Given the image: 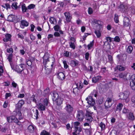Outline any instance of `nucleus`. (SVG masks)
Instances as JSON below:
<instances>
[{
    "instance_id": "obj_16",
    "label": "nucleus",
    "mask_w": 135,
    "mask_h": 135,
    "mask_svg": "<svg viewBox=\"0 0 135 135\" xmlns=\"http://www.w3.org/2000/svg\"><path fill=\"white\" fill-rule=\"evenodd\" d=\"M80 124V123L79 122H75L74 123L75 128V130L76 132H80V129L79 127Z\"/></svg>"
},
{
    "instance_id": "obj_50",
    "label": "nucleus",
    "mask_w": 135,
    "mask_h": 135,
    "mask_svg": "<svg viewBox=\"0 0 135 135\" xmlns=\"http://www.w3.org/2000/svg\"><path fill=\"white\" fill-rule=\"evenodd\" d=\"M35 5L33 4H31L27 7V8L28 9H31L34 8L35 7Z\"/></svg>"
},
{
    "instance_id": "obj_12",
    "label": "nucleus",
    "mask_w": 135,
    "mask_h": 135,
    "mask_svg": "<svg viewBox=\"0 0 135 135\" xmlns=\"http://www.w3.org/2000/svg\"><path fill=\"white\" fill-rule=\"evenodd\" d=\"M91 113L88 112L86 114L85 119L86 121L88 122H91L92 121L93 118L92 117Z\"/></svg>"
},
{
    "instance_id": "obj_21",
    "label": "nucleus",
    "mask_w": 135,
    "mask_h": 135,
    "mask_svg": "<svg viewBox=\"0 0 135 135\" xmlns=\"http://www.w3.org/2000/svg\"><path fill=\"white\" fill-rule=\"evenodd\" d=\"M11 35L9 34H7L5 35V38L3 39V41L5 42L8 41H11Z\"/></svg>"
},
{
    "instance_id": "obj_8",
    "label": "nucleus",
    "mask_w": 135,
    "mask_h": 135,
    "mask_svg": "<svg viewBox=\"0 0 135 135\" xmlns=\"http://www.w3.org/2000/svg\"><path fill=\"white\" fill-rule=\"evenodd\" d=\"M131 26V22L128 17L126 16L124 17L123 20V27H124Z\"/></svg>"
},
{
    "instance_id": "obj_15",
    "label": "nucleus",
    "mask_w": 135,
    "mask_h": 135,
    "mask_svg": "<svg viewBox=\"0 0 135 135\" xmlns=\"http://www.w3.org/2000/svg\"><path fill=\"white\" fill-rule=\"evenodd\" d=\"M54 30L56 31H59L60 34L62 35L63 34V32L61 30H60L61 28L60 26L57 25L54 27Z\"/></svg>"
},
{
    "instance_id": "obj_10",
    "label": "nucleus",
    "mask_w": 135,
    "mask_h": 135,
    "mask_svg": "<svg viewBox=\"0 0 135 135\" xmlns=\"http://www.w3.org/2000/svg\"><path fill=\"white\" fill-rule=\"evenodd\" d=\"M64 14L65 17L66 22H70L72 18L70 13L69 12H66L64 13Z\"/></svg>"
},
{
    "instance_id": "obj_14",
    "label": "nucleus",
    "mask_w": 135,
    "mask_h": 135,
    "mask_svg": "<svg viewBox=\"0 0 135 135\" xmlns=\"http://www.w3.org/2000/svg\"><path fill=\"white\" fill-rule=\"evenodd\" d=\"M127 75V73H121L119 74L118 76L120 78L123 79L124 80L126 81L127 80L126 78Z\"/></svg>"
},
{
    "instance_id": "obj_20",
    "label": "nucleus",
    "mask_w": 135,
    "mask_h": 135,
    "mask_svg": "<svg viewBox=\"0 0 135 135\" xmlns=\"http://www.w3.org/2000/svg\"><path fill=\"white\" fill-rule=\"evenodd\" d=\"M129 120L133 121L135 119V117L133 113L131 112H128V114L127 116Z\"/></svg>"
},
{
    "instance_id": "obj_47",
    "label": "nucleus",
    "mask_w": 135,
    "mask_h": 135,
    "mask_svg": "<svg viewBox=\"0 0 135 135\" xmlns=\"http://www.w3.org/2000/svg\"><path fill=\"white\" fill-rule=\"evenodd\" d=\"M79 91V89L78 87L74 88L73 89V93L75 94H78L79 93L78 91Z\"/></svg>"
},
{
    "instance_id": "obj_43",
    "label": "nucleus",
    "mask_w": 135,
    "mask_h": 135,
    "mask_svg": "<svg viewBox=\"0 0 135 135\" xmlns=\"http://www.w3.org/2000/svg\"><path fill=\"white\" fill-rule=\"evenodd\" d=\"M17 4V3L16 2L13 3L11 6L12 8L14 9H17L18 7Z\"/></svg>"
},
{
    "instance_id": "obj_33",
    "label": "nucleus",
    "mask_w": 135,
    "mask_h": 135,
    "mask_svg": "<svg viewBox=\"0 0 135 135\" xmlns=\"http://www.w3.org/2000/svg\"><path fill=\"white\" fill-rule=\"evenodd\" d=\"M28 129L30 132L32 133L34 132V128L32 125H30L28 127Z\"/></svg>"
},
{
    "instance_id": "obj_31",
    "label": "nucleus",
    "mask_w": 135,
    "mask_h": 135,
    "mask_svg": "<svg viewBox=\"0 0 135 135\" xmlns=\"http://www.w3.org/2000/svg\"><path fill=\"white\" fill-rule=\"evenodd\" d=\"M93 21L95 23L98 24L99 25L102 26L103 25V22L94 19Z\"/></svg>"
},
{
    "instance_id": "obj_46",
    "label": "nucleus",
    "mask_w": 135,
    "mask_h": 135,
    "mask_svg": "<svg viewBox=\"0 0 135 135\" xmlns=\"http://www.w3.org/2000/svg\"><path fill=\"white\" fill-rule=\"evenodd\" d=\"M49 104V101L46 98H45L43 100V104L46 107Z\"/></svg>"
},
{
    "instance_id": "obj_23",
    "label": "nucleus",
    "mask_w": 135,
    "mask_h": 135,
    "mask_svg": "<svg viewBox=\"0 0 135 135\" xmlns=\"http://www.w3.org/2000/svg\"><path fill=\"white\" fill-rule=\"evenodd\" d=\"M39 110L41 111L45 110L46 106L41 103H39L38 105Z\"/></svg>"
},
{
    "instance_id": "obj_5",
    "label": "nucleus",
    "mask_w": 135,
    "mask_h": 135,
    "mask_svg": "<svg viewBox=\"0 0 135 135\" xmlns=\"http://www.w3.org/2000/svg\"><path fill=\"white\" fill-rule=\"evenodd\" d=\"M76 118L78 120L81 121L84 118V114L82 110H78L77 111V113Z\"/></svg>"
},
{
    "instance_id": "obj_17",
    "label": "nucleus",
    "mask_w": 135,
    "mask_h": 135,
    "mask_svg": "<svg viewBox=\"0 0 135 135\" xmlns=\"http://www.w3.org/2000/svg\"><path fill=\"white\" fill-rule=\"evenodd\" d=\"M58 78L60 80H63L65 78L64 74L62 72L58 71L57 74Z\"/></svg>"
},
{
    "instance_id": "obj_51",
    "label": "nucleus",
    "mask_w": 135,
    "mask_h": 135,
    "mask_svg": "<svg viewBox=\"0 0 135 135\" xmlns=\"http://www.w3.org/2000/svg\"><path fill=\"white\" fill-rule=\"evenodd\" d=\"M117 132L115 130H112L111 132L110 135H117Z\"/></svg>"
},
{
    "instance_id": "obj_34",
    "label": "nucleus",
    "mask_w": 135,
    "mask_h": 135,
    "mask_svg": "<svg viewBox=\"0 0 135 135\" xmlns=\"http://www.w3.org/2000/svg\"><path fill=\"white\" fill-rule=\"evenodd\" d=\"M99 126L101 128V131L104 130L105 128V125L102 122L99 124Z\"/></svg>"
},
{
    "instance_id": "obj_36",
    "label": "nucleus",
    "mask_w": 135,
    "mask_h": 135,
    "mask_svg": "<svg viewBox=\"0 0 135 135\" xmlns=\"http://www.w3.org/2000/svg\"><path fill=\"white\" fill-rule=\"evenodd\" d=\"M78 65V63L76 61L74 60H72L71 61V65L72 66L74 67Z\"/></svg>"
},
{
    "instance_id": "obj_42",
    "label": "nucleus",
    "mask_w": 135,
    "mask_h": 135,
    "mask_svg": "<svg viewBox=\"0 0 135 135\" xmlns=\"http://www.w3.org/2000/svg\"><path fill=\"white\" fill-rule=\"evenodd\" d=\"M22 11L23 12H26L27 11V8L26 7L25 4H23L22 5Z\"/></svg>"
},
{
    "instance_id": "obj_60",
    "label": "nucleus",
    "mask_w": 135,
    "mask_h": 135,
    "mask_svg": "<svg viewBox=\"0 0 135 135\" xmlns=\"http://www.w3.org/2000/svg\"><path fill=\"white\" fill-rule=\"evenodd\" d=\"M53 37L54 35H53L51 34H49L47 37L48 40H49V41H50L51 40V38Z\"/></svg>"
},
{
    "instance_id": "obj_54",
    "label": "nucleus",
    "mask_w": 135,
    "mask_h": 135,
    "mask_svg": "<svg viewBox=\"0 0 135 135\" xmlns=\"http://www.w3.org/2000/svg\"><path fill=\"white\" fill-rule=\"evenodd\" d=\"M93 10L91 7H89L88 9V13L89 15H91L93 13Z\"/></svg>"
},
{
    "instance_id": "obj_24",
    "label": "nucleus",
    "mask_w": 135,
    "mask_h": 135,
    "mask_svg": "<svg viewBox=\"0 0 135 135\" xmlns=\"http://www.w3.org/2000/svg\"><path fill=\"white\" fill-rule=\"evenodd\" d=\"M94 44V40L90 42V43L87 46L88 50H90L91 49L93 48Z\"/></svg>"
},
{
    "instance_id": "obj_59",
    "label": "nucleus",
    "mask_w": 135,
    "mask_h": 135,
    "mask_svg": "<svg viewBox=\"0 0 135 135\" xmlns=\"http://www.w3.org/2000/svg\"><path fill=\"white\" fill-rule=\"evenodd\" d=\"M63 63L64 65V68L66 69H67L68 66L67 64L66 61H63Z\"/></svg>"
},
{
    "instance_id": "obj_57",
    "label": "nucleus",
    "mask_w": 135,
    "mask_h": 135,
    "mask_svg": "<svg viewBox=\"0 0 135 135\" xmlns=\"http://www.w3.org/2000/svg\"><path fill=\"white\" fill-rule=\"evenodd\" d=\"M76 85L77 87H78V88H79L80 89L82 88H83V84L82 83H79V87H78V84H76Z\"/></svg>"
},
{
    "instance_id": "obj_2",
    "label": "nucleus",
    "mask_w": 135,
    "mask_h": 135,
    "mask_svg": "<svg viewBox=\"0 0 135 135\" xmlns=\"http://www.w3.org/2000/svg\"><path fill=\"white\" fill-rule=\"evenodd\" d=\"M65 104L66 106L64 108V109L68 114H71L74 110L72 102H71L70 101H68Z\"/></svg>"
},
{
    "instance_id": "obj_62",
    "label": "nucleus",
    "mask_w": 135,
    "mask_h": 135,
    "mask_svg": "<svg viewBox=\"0 0 135 135\" xmlns=\"http://www.w3.org/2000/svg\"><path fill=\"white\" fill-rule=\"evenodd\" d=\"M11 96V94L10 93H7L5 95V98L6 99H7L8 98Z\"/></svg>"
},
{
    "instance_id": "obj_55",
    "label": "nucleus",
    "mask_w": 135,
    "mask_h": 135,
    "mask_svg": "<svg viewBox=\"0 0 135 135\" xmlns=\"http://www.w3.org/2000/svg\"><path fill=\"white\" fill-rule=\"evenodd\" d=\"M130 112L128 109H127L125 108H124L123 110V113L124 114H128V112Z\"/></svg>"
},
{
    "instance_id": "obj_25",
    "label": "nucleus",
    "mask_w": 135,
    "mask_h": 135,
    "mask_svg": "<svg viewBox=\"0 0 135 135\" xmlns=\"http://www.w3.org/2000/svg\"><path fill=\"white\" fill-rule=\"evenodd\" d=\"M49 21L51 23L56 24L57 23V20L54 17H51L49 18Z\"/></svg>"
},
{
    "instance_id": "obj_4",
    "label": "nucleus",
    "mask_w": 135,
    "mask_h": 135,
    "mask_svg": "<svg viewBox=\"0 0 135 135\" xmlns=\"http://www.w3.org/2000/svg\"><path fill=\"white\" fill-rule=\"evenodd\" d=\"M7 119L8 122L12 123L13 122L16 123L17 125L19 126L20 127H22L20 122H19L17 119L13 115L7 117Z\"/></svg>"
},
{
    "instance_id": "obj_49",
    "label": "nucleus",
    "mask_w": 135,
    "mask_h": 135,
    "mask_svg": "<svg viewBox=\"0 0 135 135\" xmlns=\"http://www.w3.org/2000/svg\"><path fill=\"white\" fill-rule=\"evenodd\" d=\"M7 51L9 53L12 54L13 52V49L12 47L7 48Z\"/></svg>"
},
{
    "instance_id": "obj_6",
    "label": "nucleus",
    "mask_w": 135,
    "mask_h": 135,
    "mask_svg": "<svg viewBox=\"0 0 135 135\" xmlns=\"http://www.w3.org/2000/svg\"><path fill=\"white\" fill-rule=\"evenodd\" d=\"M112 99L111 98L108 97L107 98L104 104L105 109L108 108L112 105L113 103L112 102Z\"/></svg>"
},
{
    "instance_id": "obj_30",
    "label": "nucleus",
    "mask_w": 135,
    "mask_h": 135,
    "mask_svg": "<svg viewBox=\"0 0 135 135\" xmlns=\"http://www.w3.org/2000/svg\"><path fill=\"white\" fill-rule=\"evenodd\" d=\"M85 132L86 135H91L92 133V129L91 128L86 129Z\"/></svg>"
},
{
    "instance_id": "obj_52",
    "label": "nucleus",
    "mask_w": 135,
    "mask_h": 135,
    "mask_svg": "<svg viewBox=\"0 0 135 135\" xmlns=\"http://www.w3.org/2000/svg\"><path fill=\"white\" fill-rule=\"evenodd\" d=\"M114 41L117 42H119L120 41V39L118 36H116L114 38Z\"/></svg>"
},
{
    "instance_id": "obj_45",
    "label": "nucleus",
    "mask_w": 135,
    "mask_h": 135,
    "mask_svg": "<svg viewBox=\"0 0 135 135\" xmlns=\"http://www.w3.org/2000/svg\"><path fill=\"white\" fill-rule=\"evenodd\" d=\"M123 93L125 95L126 97L127 98H128L129 95L130 94V92L129 91L127 90H126L124 91Z\"/></svg>"
},
{
    "instance_id": "obj_63",
    "label": "nucleus",
    "mask_w": 135,
    "mask_h": 135,
    "mask_svg": "<svg viewBox=\"0 0 135 135\" xmlns=\"http://www.w3.org/2000/svg\"><path fill=\"white\" fill-rule=\"evenodd\" d=\"M26 61L27 64L28 66H31V65L32 63L31 60H28Z\"/></svg>"
},
{
    "instance_id": "obj_38",
    "label": "nucleus",
    "mask_w": 135,
    "mask_h": 135,
    "mask_svg": "<svg viewBox=\"0 0 135 135\" xmlns=\"http://www.w3.org/2000/svg\"><path fill=\"white\" fill-rule=\"evenodd\" d=\"M45 74H48L50 73L51 70L50 69L46 67L45 69Z\"/></svg>"
},
{
    "instance_id": "obj_41",
    "label": "nucleus",
    "mask_w": 135,
    "mask_h": 135,
    "mask_svg": "<svg viewBox=\"0 0 135 135\" xmlns=\"http://www.w3.org/2000/svg\"><path fill=\"white\" fill-rule=\"evenodd\" d=\"M114 20L116 23H118L119 22L118 16L116 14L114 15Z\"/></svg>"
},
{
    "instance_id": "obj_53",
    "label": "nucleus",
    "mask_w": 135,
    "mask_h": 135,
    "mask_svg": "<svg viewBox=\"0 0 135 135\" xmlns=\"http://www.w3.org/2000/svg\"><path fill=\"white\" fill-rule=\"evenodd\" d=\"M108 57L109 62H112L113 60V57L111 55H108Z\"/></svg>"
},
{
    "instance_id": "obj_56",
    "label": "nucleus",
    "mask_w": 135,
    "mask_h": 135,
    "mask_svg": "<svg viewBox=\"0 0 135 135\" xmlns=\"http://www.w3.org/2000/svg\"><path fill=\"white\" fill-rule=\"evenodd\" d=\"M89 56V54L88 52H86L85 54V59L86 60H88Z\"/></svg>"
},
{
    "instance_id": "obj_7",
    "label": "nucleus",
    "mask_w": 135,
    "mask_h": 135,
    "mask_svg": "<svg viewBox=\"0 0 135 135\" xmlns=\"http://www.w3.org/2000/svg\"><path fill=\"white\" fill-rule=\"evenodd\" d=\"M24 101L22 100H20L18 103L16 104V109L21 110L22 106L24 104Z\"/></svg>"
},
{
    "instance_id": "obj_39",
    "label": "nucleus",
    "mask_w": 135,
    "mask_h": 135,
    "mask_svg": "<svg viewBox=\"0 0 135 135\" xmlns=\"http://www.w3.org/2000/svg\"><path fill=\"white\" fill-rule=\"evenodd\" d=\"M94 33L96 34L97 37L98 38H99L101 36V33L100 31L99 30H95Z\"/></svg>"
},
{
    "instance_id": "obj_9",
    "label": "nucleus",
    "mask_w": 135,
    "mask_h": 135,
    "mask_svg": "<svg viewBox=\"0 0 135 135\" xmlns=\"http://www.w3.org/2000/svg\"><path fill=\"white\" fill-rule=\"evenodd\" d=\"M117 57L120 61H125L127 59V56L124 54H120L117 56Z\"/></svg>"
},
{
    "instance_id": "obj_58",
    "label": "nucleus",
    "mask_w": 135,
    "mask_h": 135,
    "mask_svg": "<svg viewBox=\"0 0 135 135\" xmlns=\"http://www.w3.org/2000/svg\"><path fill=\"white\" fill-rule=\"evenodd\" d=\"M60 33L57 32H55L54 33V35L55 37H59L60 36Z\"/></svg>"
},
{
    "instance_id": "obj_11",
    "label": "nucleus",
    "mask_w": 135,
    "mask_h": 135,
    "mask_svg": "<svg viewBox=\"0 0 135 135\" xmlns=\"http://www.w3.org/2000/svg\"><path fill=\"white\" fill-rule=\"evenodd\" d=\"M12 69L15 70L18 73H21L22 71V69L20 68L19 66H14L13 64L11 66Z\"/></svg>"
},
{
    "instance_id": "obj_18",
    "label": "nucleus",
    "mask_w": 135,
    "mask_h": 135,
    "mask_svg": "<svg viewBox=\"0 0 135 135\" xmlns=\"http://www.w3.org/2000/svg\"><path fill=\"white\" fill-rule=\"evenodd\" d=\"M119 96L120 97V99L122 100L125 99L126 102H128L129 101L128 98H127L123 92L120 93L119 94Z\"/></svg>"
},
{
    "instance_id": "obj_37",
    "label": "nucleus",
    "mask_w": 135,
    "mask_h": 135,
    "mask_svg": "<svg viewBox=\"0 0 135 135\" xmlns=\"http://www.w3.org/2000/svg\"><path fill=\"white\" fill-rule=\"evenodd\" d=\"M130 83L131 82L135 83V74L132 75L130 80Z\"/></svg>"
},
{
    "instance_id": "obj_35",
    "label": "nucleus",
    "mask_w": 135,
    "mask_h": 135,
    "mask_svg": "<svg viewBox=\"0 0 135 135\" xmlns=\"http://www.w3.org/2000/svg\"><path fill=\"white\" fill-rule=\"evenodd\" d=\"M126 67L124 66L121 65H119L117 66V69L119 70L120 71L124 70L126 69Z\"/></svg>"
},
{
    "instance_id": "obj_22",
    "label": "nucleus",
    "mask_w": 135,
    "mask_h": 135,
    "mask_svg": "<svg viewBox=\"0 0 135 135\" xmlns=\"http://www.w3.org/2000/svg\"><path fill=\"white\" fill-rule=\"evenodd\" d=\"M102 77L100 76H97L94 77L92 78V81L93 83H96L97 81L100 80Z\"/></svg>"
},
{
    "instance_id": "obj_29",
    "label": "nucleus",
    "mask_w": 135,
    "mask_h": 135,
    "mask_svg": "<svg viewBox=\"0 0 135 135\" xmlns=\"http://www.w3.org/2000/svg\"><path fill=\"white\" fill-rule=\"evenodd\" d=\"M16 111L17 113V115L18 117V119L20 120L22 119V113L21 112V110H17L16 109Z\"/></svg>"
},
{
    "instance_id": "obj_1",
    "label": "nucleus",
    "mask_w": 135,
    "mask_h": 135,
    "mask_svg": "<svg viewBox=\"0 0 135 135\" xmlns=\"http://www.w3.org/2000/svg\"><path fill=\"white\" fill-rule=\"evenodd\" d=\"M52 94V99L53 101L56 102L57 105H60L62 104L64 99L59 96L58 93L56 91H54Z\"/></svg>"
},
{
    "instance_id": "obj_19",
    "label": "nucleus",
    "mask_w": 135,
    "mask_h": 135,
    "mask_svg": "<svg viewBox=\"0 0 135 135\" xmlns=\"http://www.w3.org/2000/svg\"><path fill=\"white\" fill-rule=\"evenodd\" d=\"M119 10L122 12H124L126 10L127 7L123 4H121L119 7Z\"/></svg>"
},
{
    "instance_id": "obj_61",
    "label": "nucleus",
    "mask_w": 135,
    "mask_h": 135,
    "mask_svg": "<svg viewBox=\"0 0 135 135\" xmlns=\"http://www.w3.org/2000/svg\"><path fill=\"white\" fill-rule=\"evenodd\" d=\"M35 116L36 117V119H37L38 117V111L37 109H36V112L35 113Z\"/></svg>"
},
{
    "instance_id": "obj_64",
    "label": "nucleus",
    "mask_w": 135,
    "mask_h": 135,
    "mask_svg": "<svg viewBox=\"0 0 135 135\" xmlns=\"http://www.w3.org/2000/svg\"><path fill=\"white\" fill-rule=\"evenodd\" d=\"M83 68L84 70L86 71L87 72L89 71V69H88L85 65H84L83 67Z\"/></svg>"
},
{
    "instance_id": "obj_13",
    "label": "nucleus",
    "mask_w": 135,
    "mask_h": 135,
    "mask_svg": "<svg viewBox=\"0 0 135 135\" xmlns=\"http://www.w3.org/2000/svg\"><path fill=\"white\" fill-rule=\"evenodd\" d=\"M29 24V23L27 21L25 20H22L21 21L20 26L21 28H23L25 27L28 26Z\"/></svg>"
},
{
    "instance_id": "obj_28",
    "label": "nucleus",
    "mask_w": 135,
    "mask_h": 135,
    "mask_svg": "<svg viewBox=\"0 0 135 135\" xmlns=\"http://www.w3.org/2000/svg\"><path fill=\"white\" fill-rule=\"evenodd\" d=\"M15 18L14 15H9L7 18V20L10 22H12L15 20Z\"/></svg>"
},
{
    "instance_id": "obj_40",
    "label": "nucleus",
    "mask_w": 135,
    "mask_h": 135,
    "mask_svg": "<svg viewBox=\"0 0 135 135\" xmlns=\"http://www.w3.org/2000/svg\"><path fill=\"white\" fill-rule=\"evenodd\" d=\"M130 87L132 90H135V83H130Z\"/></svg>"
},
{
    "instance_id": "obj_26",
    "label": "nucleus",
    "mask_w": 135,
    "mask_h": 135,
    "mask_svg": "<svg viewBox=\"0 0 135 135\" xmlns=\"http://www.w3.org/2000/svg\"><path fill=\"white\" fill-rule=\"evenodd\" d=\"M13 57V54H11L9 55L7 57V59L10 62L11 66L13 64L12 62Z\"/></svg>"
},
{
    "instance_id": "obj_27",
    "label": "nucleus",
    "mask_w": 135,
    "mask_h": 135,
    "mask_svg": "<svg viewBox=\"0 0 135 135\" xmlns=\"http://www.w3.org/2000/svg\"><path fill=\"white\" fill-rule=\"evenodd\" d=\"M123 107V105L121 103H119L118 105L117 106V108L114 111L115 112H116V111H117L118 110H119V111H121L122 109V108Z\"/></svg>"
},
{
    "instance_id": "obj_44",
    "label": "nucleus",
    "mask_w": 135,
    "mask_h": 135,
    "mask_svg": "<svg viewBox=\"0 0 135 135\" xmlns=\"http://www.w3.org/2000/svg\"><path fill=\"white\" fill-rule=\"evenodd\" d=\"M40 135H50V133L45 130H43L41 132Z\"/></svg>"
},
{
    "instance_id": "obj_32",
    "label": "nucleus",
    "mask_w": 135,
    "mask_h": 135,
    "mask_svg": "<svg viewBox=\"0 0 135 135\" xmlns=\"http://www.w3.org/2000/svg\"><path fill=\"white\" fill-rule=\"evenodd\" d=\"M133 50V47L131 46H128L127 48L126 51L128 54L131 53Z\"/></svg>"
},
{
    "instance_id": "obj_48",
    "label": "nucleus",
    "mask_w": 135,
    "mask_h": 135,
    "mask_svg": "<svg viewBox=\"0 0 135 135\" xmlns=\"http://www.w3.org/2000/svg\"><path fill=\"white\" fill-rule=\"evenodd\" d=\"M69 46L70 47L73 49H75V45L74 43L69 42Z\"/></svg>"
},
{
    "instance_id": "obj_3",
    "label": "nucleus",
    "mask_w": 135,
    "mask_h": 135,
    "mask_svg": "<svg viewBox=\"0 0 135 135\" xmlns=\"http://www.w3.org/2000/svg\"><path fill=\"white\" fill-rule=\"evenodd\" d=\"M95 92H96L95 90H93L91 93L88 97L86 98V100L87 101V103L90 105L93 106L95 104V100L93 98Z\"/></svg>"
}]
</instances>
